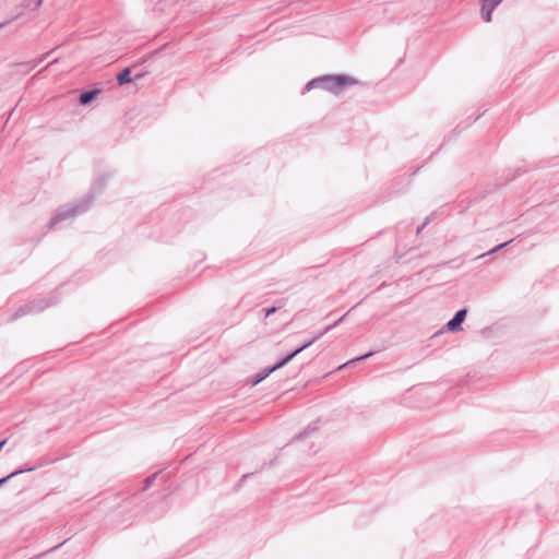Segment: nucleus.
<instances>
[{"label":"nucleus","mask_w":559,"mask_h":559,"mask_svg":"<svg viewBox=\"0 0 559 559\" xmlns=\"http://www.w3.org/2000/svg\"><path fill=\"white\" fill-rule=\"evenodd\" d=\"M306 348L302 347V344L295 348L294 350H292L290 353H288L287 355H285L283 358H281L278 361H277V367H284L286 366L290 360H293V358H295L297 355H299L301 352H304Z\"/></svg>","instance_id":"9d476101"},{"label":"nucleus","mask_w":559,"mask_h":559,"mask_svg":"<svg viewBox=\"0 0 559 559\" xmlns=\"http://www.w3.org/2000/svg\"><path fill=\"white\" fill-rule=\"evenodd\" d=\"M49 306L50 304L46 299L33 300L32 302L20 307L19 310L13 314V319H17L27 313L40 312Z\"/></svg>","instance_id":"7ed1b4c3"},{"label":"nucleus","mask_w":559,"mask_h":559,"mask_svg":"<svg viewBox=\"0 0 559 559\" xmlns=\"http://www.w3.org/2000/svg\"><path fill=\"white\" fill-rule=\"evenodd\" d=\"M513 241V239L511 240H508L506 242H502L496 247H493L492 249H490L489 251L483 253V254H479L476 259H481V258H485V257H489V255H492L497 252H499L500 250L504 249L509 243H511Z\"/></svg>","instance_id":"4468645a"},{"label":"nucleus","mask_w":559,"mask_h":559,"mask_svg":"<svg viewBox=\"0 0 559 559\" xmlns=\"http://www.w3.org/2000/svg\"><path fill=\"white\" fill-rule=\"evenodd\" d=\"M41 1H43V0H38V4H40V3H41Z\"/></svg>","instance_id":"bb28decb"},{"label":"nucleus","mask_w":559,"mask_h":559,"mask_svg":"<svg viewBox=\"0 0 559 559\" xmlns=\"http://www.w3.org/2000/svg\"><path fill=\"white\" fill-rule=\"evenodd\" d=\"M372 355H373V352H368V353H366V354H364V355H361V356L355 357V358H353V359H350V360L346 361L345 364L341 365V366L338 367V369L341 370V369H343V368H345V367H347V366H349V365H352V364H355V362H357V361L365 360V359H367V358L371 357Z\"/></svg>","instance_id":"2eb2a0df"},{"label":"nucleus","mask_w":559,"mask_h":559,"mask_svg":"<svg viewBox=\"0 0 559 559\" xmlns=\"http://www.w3.org/2000/svg\"><path fill=\"white\" fill-rule=\"evenodd\" d=\"M347 316V313H345L344 316H342L338 320L335 321L336 325H338L344 319L345 317Z\"/></svg>","instance_id":"393cba45"},{"label":"nucleus","mask_w":559,"mask_h":559,"mask_svg":"<svg viewBox=\"0 0 559 559\" xmlns=\"http://www.w3.org/2000/svg\"><path fill=\"white\" fill-rule=\"evenodd\" d=\"M306 348L302 347V344L295 348L294 350H292L290 353H288L287 355H285L283 358H281L278 361H277V367H284L286 366L290 360H293V358H295L297 355H299L301 352H304Z\"/></svg>","instance_id":"9b49d317"},{"label":"nucleus","mask_w":559,"mask_h":559,"mask_svg":"<svg viewBox=\"0 0 559 559\" xmlns=\"http://www.w3.org/2000/svg\"><path fill=\"white\" fill-rule=\"evenodd\" d=\"M47 55L48 53H45L34 61L21 62V63L16 64L17 72L28 73L29 71L35 69L40 62H43L46 59Z\"/></svg>","instance_id":"6e6552de"},{"label":"nucleus","mask_w":559,"mask_h":559,"mask_svg":"<svg viewBox=\"0 0 559 559\" xmlns=\"http://www.w3.org/2000/svg\"><path fill=\"white\" fill-rule=\"evenodd\" d=\"M467 314V309L463 308L455 312L453 318L447 322L444 325V330L449 332H459L462 330V323L465 321Z\"/></svg>","instance_id":"20e7f679"},{"label":"nucleus","mask_w":559,"mask_h":559,"mask_svg":"<svg viewBox=\"0 0 559 559\" xmlns=\"http://www.w3.org/2000/svg\"><path fill=\"white\" fill-rule=\"evenodd\" d=\"M310 429H311V428H310V426H309L307 429H305L302 432H300V433L297 436V439H304V438H306V437L309 435Z\"/></svg>","instance_id":"a211bd4d"},{"label":"nucleus","mask_w":559,"mask_h":559,"mask_svg":"<svg viewBox=\"0 0 559 559\" xmlns=\"http://www.w3.org/2000/svg\"><path fill=\"white\" fill-rule=\"evenodd\" d=\"M44 465H45L44 462H39L36 465H25L24 467L14 469L9 475L0 478V487L3 486L4 484H7L11 478H13V477H15L17 475H21L23 473L33 472V471H35V469H37V468H39V467H41Z\"/></svg>","instance_id":"423d86ee"},{"label":"nucleus","mask_w":559,"mask_h":559,"mask_svg":"<svg viewBox=\"0 0 559 559\" xmlns=\"http://www.w3.org/2000/svg\"><path fill=\"white\" fill-rule=\"evenodd\" d=\"M117 82L119 85H124L131 82V70L130 68H124L118 75Z\"/></svg>","instance_id":"f8f14e48"},{"label":"nucleus","mask_w":559,"mask_h":559,"mask_svg":"<svg viewBox=\"0 0 559 559\" xmlns=\"http://www.w3.org/2000/svg\"><path fill=\"white\" fill-rule=\"evenodd\" d=\"M358 81L346 74H326L312 79L306 84L305 90L322 88L334 94H340L345 86L355 85Z\"/></svg>","instance_id":"f03ea898"},{"label":"nucleus","mask_w":559,"mask_h":559,"mask_svg":"<svg viewBox=\"0 0 559 559\" xmlns=\"http://www.w3.org/2000/svg\"><path fill=\"white\" fill-rule=\"evenodd\" d=\"M319 340V336H313L302 344V347L308 348Z\"/></svg>","instance_id":"f3484780"},{"label":"nucleus","mask_w":559,"mask_h":559,"mask_svg":"<svg viewBox=\"0 0 559 559\" xmlns=\"http://www.w3.org/2000/svg\"><path fill=\"white\" fill-rule=\"evenodd\" d=\"M281 367H277V362H275L271 367H266L262 370H260L257 374L252 377L251 384L257 385L260 382H262L264 379H266L271 373L280 369Z\"/></svg>","instance_id":"0eeeda50"},{"label":"nucleus","mask_w":559,"mask_h":559,"mask_svg":"<svg viewBox=\"0 0 559 559\" xmlns=\"http://www.w3.org/2000/svg\"><path fill=\"white\" fill-rule=\"evenodd\" d=\"M59 548V545L58 546H55L53 548H51L49 551H52V550H56Z\"/></svg>","instance_id":"a878e982"},{"label":"nucleus","mask_w":559,"mask_h":559,"mask_svg":"<svg viewBox=\"0 0 559 559\" xmlns=\"http://www.w3.org/2000/svg\"><path fill=\"white\" fill-rule=\"evenodd\" d=\"M335 326H337L335 322H334V323H332V324H330V325H326V326L324 328V332H330V331H331L332 329H334Z\"/></svg>","instance_id":"aec40b11"},{"label":"nucleus","mask_w":559,"mask_h":559,"mask_svg":"<svg viewBox=\"0 0 559 559\" xmlns=\"http://www.w3.org/2000/svg\"><path fill=\"white\" fill-rule=\"evenodd\" d=\"M7 442H8V439H7V438H4V439H2V440L0 441V451L3 449V447L7 444Z\"/></svg>","instance_id":"4be33fe9"},{"label":"nucleus","mask_w":559,"mask_h":559,"mask_svg":"<svg viewBox=\"0 0 559 559\" xmlns=\"http://www.w3.org/2000/svg\"><path fill=\"white\" fill-rule=\"evenodd\" d=\"M425 227H426V225H425L424 223H423L421 225H419V226L417 227V234H420V233H421V230H423Z\"/></svg>","instance_id":"5701e85b"},{"label":"nucleus","mask_w":559,"mask_h":559,"mask_svg":"<svg viewBox=\"0 0 559 559\" xmlns=\"http://www.w3.org/2000/svg\"><path fill=\"white\" fill-rule=\"evenodd\" d=\"M328 332H324V329L322 331H319L318 334H316L314 336H319V338H321L323 335H325Z\"/></svg>","instance_id":"b1692460"},{"label":"nucleus","mask_w":559,"mask_h":559,"mask_svg":"<svg viewBox=\"0 0 559 559\" xmlns=\"http://www.w3.org/2000/svg\"><path fill=\"white\" fill-rule=\"evenodd\" d=\"M335 326H337L335 322H334V323H332V324H330V325H326V326L324 328V332H330V331H331L332 329H334Z\"/></svg>","instance_id":"412c9836"},{"label":"nucleus","mask_w":559,"mask_h":559,"mask_svg":"<svg viewBox=\"0 0 559 559\" xmlns=\"http://www.w3.org/2000/svg\"><path fill=\"white\" fill-rule=\"evenodd\" d=\"M433 215H435V213H431L430 215H428V216L426 217V219L424 221V224H425L426 226L431 222V219H432Z\"/></svg>","instance_id":"6ab92c4d"},{"label":"nucleus","mask_w":559,"mask_h":559,"mask_svg":"<svg viewBox=\"0 0 559 559\" xmlns=\"http://www.w3.org/2000/svg\"><path fill=\"white\" fill-rule=\"evenodd\" d=\"M286 301H287V299H285V298L277 299L272 307L266 308L264 310L265 311V317H270L271 314L275 313L281 308H283L286 305Z\"/></svg>","instance_id":"ddd939ff"},{"label":"nucleus","mask_w":559,"mask_h":559,"mask_svg":"<svg viewBox=\"0 0 559 559\" xmlns=\"http://www.w3.org/2000/svg\"><path fill=\"white\" fill-rule=\"evenodd\" d=\"M98 94V90H86L80 94L79 104L82 106L90 105Z\"/></svg>","instance_id":"1a4fd4ad"},{"label":"nucleus","mask_w":559,"mask_h":559,"mask_svg":"<svg viewBox=\"0 0 559 559\" xmlns=\"http://www.w3.org/2000/svg\"><path fill=\"white\" fill-rule=\"evenodd\" d=\"M0 27H2V24H0Z\"/></svg>","instance_id":"cd10ccee"},{"label":"nucleus","mask_w":559,"mask_h":559,"mask_svg":"<svg viewBox=\"0 0 559 559\" xmlns=\"http://www.w3.org/2000/svg\"><path fill=\"white\" fill-rule=\"evenodd\" d=\"M159 475V472L158 473H155L151 476H148L145 480H144V487H143V490H146L147 488L151 487V485L154 483V480L157 478V476Z\"/></svg>","instance_id":"dca6fc26"},{"label":"nucleus","mask_w":559,"mask_h":559,"mask_svg":"<svg viewBox=\"0 0 559 559\" xmlns=\"http://www.w3.org/2000/svg\"><path fill=\"white\" fill-rule=\"evenodd\" d=\"M503 0H480V14L481 19L489 23L492 20V13L496 10V8L502 2Z\"/></svg>","instance_id":"39448f33"},{"label":"nucleus","mask_w":559,"mask_h":559,"mask_svg":"<svg viewBox=\"0 0 559 559\" xmlns=\"http://www.w3.org/2000/svg\"><path fill=\"white\" fill-rule=\"evenodd\" d=\"M106 178L100 177L96 180L93 189L83 198L60 206L48 223L49 229L60 228L72 223L79 215L88 211L95 197L104 190Z\"/></svg>","instance_id":"f257e3e1"}]
</instances>
